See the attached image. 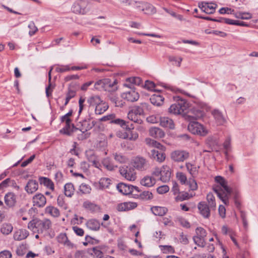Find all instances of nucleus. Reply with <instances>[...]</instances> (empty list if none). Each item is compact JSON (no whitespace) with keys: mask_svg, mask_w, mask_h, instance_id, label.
Segmentation results:
<instances>
[{"mask_svg":"<svg viewBox=\"0 0 258 258\" xmlns=\"http://www.w3.org/2000/svg\"><path fill=\"white\" fill-rule=\"evenodd\" d=\"M121 97L129 102H134L138 100L139 95L134 89H131L129 91L123 93Z\"/></svg>","mask_w":258,"mask_h":258,"instance_id":"9d476101","label":"nucleus"},{"mask_svg":"<svg viewBox=\"0 0 258 258\" xmlns=\"http://www.w3.org/2000/svg\"><path fill=\"white\" fill-rule=\"evenodd\" d=\"M93 252L91 254L93 255L95 258H102L103 256V253L101 250L97 247L92 248Z\"/></svg>","mask_w":258,"mask_h":258,"instance_id":"603ef678","label":"nucleus"},{"mask_svg":"<svg viewBox=\"0 0 258 258\" xmlns=\"http://www.w3.org/2000/svg\"><path fill=\"white\" fill-rule=\"evenodd\" d=\"M119 172L123 177L129 181H134L136 178L134 170L128 167L120 168Z\"/></svg>","mask_w":258,"mask_h":258,"instance_id":"6e6552de","label":"nucleus"},{"mask_svg":"<svg viewBox=\"0 0 258 258\" xmlns=\"http://www.w3.org/2000/svg\"><path fill=\"white\" fill-rule=\"evenodd\" d=\"M57 203L59 206L62 207L64 209H67V205L64 201V197L62 195L58 196L57 199Z\"/></svg>","mask_w":258,"mask_h":258,"instance_id":"0e129e2a","label":"nucleus"},{"mask_svg":"<svg viewBox=\"0 0 258 258\" xmlns=\"http://www.w3.org/2000/svg\"><path fill=\"white\" fill-rule=\"evenodd\" d=\"M108 108V104L102 101L95 107V112L96 114H101L104 113Z\"/></svg>","mask_w":258,"mask_h":258,"instance_id":"2f4dec72","label":"nucleus"},{"mask_svg":"<svg viewBox=\"0 0 258 258\" xmlns=\"http://www.w3.org/2000/svg\"><path fill=\"white\" fill-rule=\"evenodd\" d=\"M76 94V91L73 90L71 89H69V91L67 94V97H66V101L64 103L65 106L68 104L70 99H71L72 98H73V97H74L75 96Z\"/></svg>","mask_w":258,"mask_h":258,"instance_id":"3c124183","label":"nucleus"},{"mask_svg":"<svg viewBox=\"0 0 258 258\" xmlns=\"http://www.w3.org/2000/svg\"><path fill=\"white\" fill-rule=\"evenodd\" d=\"M173 100L176 102L169 108V113L174 115L183 114L188 107L187 101L178 96H174Z\"/></svg>","mask_w":258,"mask_h":258,"instance_id":"f03ea898","label":"nucleus"},{"mask_svg":"<svg viewBox=\"0 0 258 258\" xmlns=\"http://www.w3.org/2000/svg\"><path fill=\"white\" fill-rule=\"evenodd\" d=\"M171 169L167 165H163L161 167L160 180L163 182H166L169 181L171 177Z\"/></svg>","mask_w":258,"mask_h":258,"instance_id":"ddd939ff","label":"nucleus"},{"mask_svg":"<svg viewBox=\"0 0 258 258\" xmlns=\"http://www.w3.org/2000/svg\"><path fill=\"white\" fill-rule=\"evenodd\" d=\"M194 242L199 246L204 247L205 246V238L195 236L193 237Z\"/></svg>","mask_w":258,"mask_h":258,"instance_id":"49530a36","label":"nucleus"},{"mask_svg":"<svg viewBox=\"0 0 258 258\" xmlns=\"http://www.w3.org/2000/svg\"><path fill=\"white\" fill-rule=\"evenodd\" d=\"M168 60L170 62H174L175 65L178 67H180L181 66V62L182 60V58L181 57H176L174 56H169L168 57Z\"/></svg>","mask_w":258,"mask_h":258,"instance_id":"8fccbe9b","label":"nucleus"},{"mask_svg":"<svg viewBox=\"0 0 258 258\" xmlns=\"http://www.w3.org/2000/svg\"><path fill=\"white\" fill-rule=\"evenodd\" d=\"M207 201L208 203V206L211 208V210H215L216 208V204L215 202V197L212 193L209 192L207 195Z\"/></svg>","mask_w":258,"mask_h":258,"instance_id":"e433bc0d","label":"nucleus"},{"mask_svg":"<svg viewBox=\"0 0 258 258\" xmlns=\"http://www.w3.org/2000/svg\"><path fill=\"white\" fill-rule=\"evenodd\" d=\"M75 192V188L73 183H67L64 186V193L66 196L72 197Z\"/></svg>","mask_w":258,"mask_h":258,"instance_id":"c756f323","label":"nucleus"},{"mask_svg":"<svg viewBox=\"0 0 258 258\" xmlns=\"http://www.w3.org/2000/svg\"><path fill=\"white\" fill-rule=\"evenodd\" d=\"M160 124L164 127L170 129H174L175 127L173 120L167 117H160Z\"/></svg>","mask_w":258,"mask_h":258,"instance_id":"4be33fe9","label":"nucleus"},{"mask_svg":"<svg viewBox=\"0 0 258 258\" xmlns=\"http://www.w3.org/2000/svg\"><path fill=\"white\" fill-rule=\"evenodd\" d=\"M77 130V128L75 127V125L73 123H67L61 130H60L59 132L62 134L68 136H70L74 131V130Z\"/></svg>","mask_w":258,"mask_h":258,"instance_id":"a878e982","label":"nucleus"},{"mask_svg":"<svg viewBox=\"0 0 258 258\" xmlns=\"http://www.w3.org/2000/svg\"><path fill=\"white\" fill-rule=\"evenodd\" d=\"M102 100H101L99 96H94L90 97L87 102L89 104L90 107L97 106Z\"/></svg>","mask_w":258,"mask_h":258,"instance_id":"4c0bfd02","label":"nucleus"},{"mask_svg":"<svg viewBox=\"0 0 258 258\" xmlns=\"http://www.w3.org/2000/svg\"><path fill=\"white\" fill-rule=\"evenodd\" d=\"M5 202L9 207H14L16 203L15 195L12 192L7 194L5 196Z\"/></svg>","mask_w":258,"mask_h":258,"instance_id":"412c9836","label":"nucleus"},{"mask_svg":"<svg viewBox=\"0 0 258 258\" xmlns=\"http://www.w3.org/2000/svg\"><path fill=\"white\" fill-rule=\"evenodd\" d=\"M37 219H34L30 221L28 224V228L33 232H37Z\"/></svg>","mask_w":258,"mask_h":258,"instance_id":"13d9d810","label":"nucleus"},{"mask_svg":"<svg viewBox=\"0 0 258 258\" xmlns=\"http://www.w3.org/2000/svg\"><path fill=\"white\" fill-rule=\"evenodd\" d=\"M114 159L116 161L119 163H125L126 161V158L121 154L115 153L114 154Z\"/></svg>","mask_w":258,"mask_h":258,"instance_id":"69168bd1","label":"nucleus"},{"mask_svg":"<svg viewBox=\"0 0 258 258\" xmlns=\"http://www.w3.org/2000/svg\"><path fill=\"white\" fill-rule=\"evenodd\" d=\"M111 180L108 178H102L99 181V185L102 189L108 188L110 184Z\"/></svg>","mask_w":258,"mask_h":258,"instance_id":"c03bdc74","label":"nucleus"},{"mask_svg":"<svg viewBox=\"0 0 258 258\" xmlns=\"http://www.w3.org/2000/svg\"><path fill=\"white\" fill-rule=\"evenodd\" d=\"M87 7V3L85 0H77L73 4L72 10L75 14L85 15L89 11Z\"/></svg>","mask_w":258,"mask_h":258,"instance_id":"20e7f679","label":"nucleus"},{"mask_svg":"<svg viewBox=\"0 0 258 258\" xmlns=\"http://www.w3.org/2000/svg\"><path fill=\"white\" fill-rule=\"evenodd\" d=\"M94 88L98 90H105V82L104 79L101 80L96 82L94 85Z\"/></svg>","mask_w":258,"mask_h":258,"instance_id":"052dcab7","label":"nucleus"},{"mask_svg":"<svg viewBox=\"0 0 258 258\" xmlns=\"http://www.w3.org/2000/svg\"><path fill=\"white\" fill-rule=\"evenodd\" d=\"M145 142L149 147H156L158 149L162 147L160 143L149 138L145 139Z\"/></svg>","mask_w":258,"mask_h":258,"instance_id":"79ce46f5","label":"nucleus"},{"mask_svg":"<svg viewBox=\"0 0 258 258\" xmlns=\"http://www.w3.org/2000/svg\"><path fill=\"white\" fill-rule=\"evenodd\" d=\"M39 182L41 184H43L47 187L53 190L54 189V184L53 182L48 178L41 177L39 178Z\"/></svg>","mask_w":258,"mask_h":258,"instance_id":"f704fd0d","label":"nucleus"},{"mask_svg":"<svg viewBox=\"0 0 258 258\" xmlns=\"http://www.w3.org/2000/svg\"><path fill=\"white\" fill-rule=\"evenodd\" d=\"M188 130L193 134L205 136L207 132L204 126L198 122L190 121L188 125Z\"/></svg>","mask_w":258,"mask_h":258,"instance_id":"39448f33","label":"nucleus"},{"mask_svg":"<svg viewBox=\"0 0 258 258\" xmlns=\"http://www.w3.org/2000/svg\"><path fill=\"white\" fill-rule=\"evenodd\" d=\"M137 207L135 202H124L118 205L117 209L118 211H126L133 210Z\"/></svg>","mask_w":258,"mask_h":258,"instance_id":"f3484780","label":"nucleus"},{"mask_svg":"<svg viewBox=\"0 0 258 258\" xmlns=\"http://www.w3.org/2000/svg\"><path fill=\"white\" fill-rule=\"evenodd\" d=\"M13 227L11 224L4 223L2 225L1 232L4 235H8L13 231Z\"/></svg>","mask_w":258,"mask_h":258,"instance_id":"ea45409f","label":"nucleus"},{"mask_svg":"<svg viewBox=\"0 0 258 258\" xmlns=\"http://www.w3.org/2000/svg\"><path fill=\"white\" fill-rule=\"evenodd\" d=\"M109 99L115 105V106L119 107L122 106L123 105L121 101H119L118 97H117L114 95H111L109 96Z\"/></svg>","mask_w":258,"mask_h":258,"instance_id":"4d7b16f0","label":"nucleus"},{"mask_svg":"<svg viewBox=\"0 0 258 258\" xmlns=\"http://www.w3.org/2000/svg\"><path fill=\"white\" fill-rule=\"evenodd\" d=\"M139 135L137 132L131 131L126 135L124 138L127 139L130 141H136L138 138Z\"/></svg>","mask_w":258,"mask_h":258,"instance_id":"bf43d9fd","label":"nucleus"},{"mask_svg":"<svg viewBox=\"0 0 258 258\" xmlns=\"http://www.w3.org/2000/svg\"><path fill=\"white\" fill-rule=\"evenodd\" d=\"M83 207L91 212H95L99 209L98 206L89 201L85 202L83 203Z\"/></svg>","mask_w":258,"mask_h":258,"instance_id":"a19ab883","label":"nucleus"},{"mask_svg":"<svg viewBox=\"0 0 258 258\" xmlns=\"http://www.w3.org/2000/svg\"><path fill=\"white\" fill-rule=\"evenodd\" d=\"M140 183L143 186L151 187L155 184L156 179L152 176H146L141 179Z\"/></svg>","mask_w":258,"mask_h":258,"instance_id":"393cba45","label":"nucleus"},{"mask_svg":"<svg viewBox=\"0 0 258 258\" xmlns=\"http://www.w3.org/2000/svg\"><path fill=\"white\" fill-rule=\"evenodd\" d=\"M189 156V153L184 150H176L171 154V159L175 162H183Z\"/></svg>","mask_w":258,"mask_h":258,"instance_id":"423d86ee","label":"nucleus"},{"mask_svg":"<svg viewBox=\"0 0 258 258\" xmlns=\"http://www.w3.org/2000/svg\"><path fill=\"white\" fill-rule=\"evenodd\" d=\"M215 180L219 184L213 186V190L224 204L228 205L231 193V189L227 185L225 180L221 176H216Z\"/></svg>","mask_w":258,"mask_h":258,"instance_id":"f257e3e1","label":"nucleus"},{"mask_svg":"<svg viewBox=\"0 0 258 258\" xmlns=\"http://www.w3.org/2000/svg\"><path fill=\"white\" fill-rule=\"evenodd\" d=\"M231 138L228 137L226 138L225 142L223 143V147L224 149L226 150L225 154L227 156L228 152L231 150Z\"/></svg>","mask_w":258,"mask_h":258,"instance_id":"de8ad7c7","label":"nucleus"},{"mask_svg":"<svg viewBox=\"0 0 258 258\" xmlns=\"http://www.w3.org/2000/svg\"><path fill=\"white\" fill-rule=\"evenodd\" d=\"M34 206L38 207H43L46 203V199L44 196L41 194H38L33 198Z\"/></svg>","mask_w":258,"mask_h":258,"instance_id":"4468645a","label":"nucleus"},{"mask_svg":"<svg viewBox=\"0 0 258 258\" xmlns=\"http://www.w3.org/2000/svg\"><path fill=\"white\" fill-rule=\"evenodd\" d=\"M190 197H192V196H189L186 192H179L178 195L176 197L175 200L176 201H183L189 199Z\"/></svg>","mask_w":258,"mask_h":258,"instance_id":"a18cd8bd","label":"nucleus"},{"mask_svg":"<svg viewBox=\"0 0 258 258\" xmlns=\"http://www.w3.org/2000/svg\"><path fill=\"white\" fill-rule=\"evenodd\" d=\"M164 99V97L159 94L152 95L150 99L151 103L157 106L163 104Z\"/></svg>","mask_w":258,"mask_h":258,"instance_id":"5701e85b","label":"nucleus"},{"mask_svg":"<svg viewBox=\"0 0 258 258\" xmlns=\"http://www.w3.org/2000/svg\"><path fill=\"white\" fill-rule=\"evenodd\" d=\"M216 123L218 125H223L226 122V119L221 111L218 109H214L212 111Z\"/></svg>","mask_w":258,"mask_h":258,"instance_id":"f8f14e48","label":"nucleus"},{"mask_svg":"<svg viewBox=\"0 0 258 258\" xmlns=\"http://www.w3.org/2000/svg\"><path fill=\"white\" fill-rule=\"evenodd\" d=\"M105 82V91H112L115 90L117 89L116 86V81L113 82L109 79H104Z\"/></svg>","mask_w":258,"mask_h":258,"instance_id":"473e14b6","label":"nucleus"},{"mask_svg":"<svg viewBox=\"0 0 258 258\" xmlns=\"http://www.w3.org/2000/svg\"><path fill=\"white\" fill-rule=\"evenodd\" d=\"M38 184L34 180H29L25 187V190L28 194H33L38 189Z\"/></svg>","mask_w":258,"mask_h":258,"instance_id":"aec40b11","label":"nucleus"},{"mask_svg":"<svg viewBox=\"0 0 258 258\" xmlns=\"http://www.w3.org/2000/svg\"><path fill=\"white\" fill-rule=\"evenodd\" d=\"M58 242L68 246H72L73 244L68 239L66 233H61L56 237Z\"/></svg>","mask_w":258,"mask_h":258,"instance_id":"cd10ccee","label":"nucleus"},{"mask_svg":"<svg viewBox=\"0 0 258 258\" xmlns=\"http://www.w3.org/2000/svg\"><path fill=\"white\" fill-rule=\"evenodd\" d=\"M133 167L137 170L141 171H145L149 168L148 161L142 156H137L132 161Z\"/></svg>","mask_w":258,"mask_h":258,"instance_id":"7ed1b4c3","label":"nucleus"},{"mask_svg":"<svg viewBox=\"0 0 258 258\" xmlns=\"http://www.w3.org/2000/svg\"><path fill=\"white\" fill-rule=\"evenodd\" d=\"M133 185L124 183H119L116 185L118 191L123 195L132 194V188Z\"/></svg>","mask_w":258,"mask_h":258,"instance_id":"dca6fc26","label":"nucleus"},{"mask_svg":"<svg viewBox=\"0 0 258 258\" xmlns=\"http://www.w3.org/2000/svg\"><path fill=\"white\" fill-rule=\"evenodd\" d=\"M198 6L203 12L208 14H211L215 12L217 5L213 3L202 2L199 3Z\"/></svg>","mask_w":258,"mask_h":258,"instance_id":"0eeeda50","label":"nucleus"},{"mask_svg":"<svg viewBox=\"0 0 258 258\" xmlns=\"http://www.w3.org/2000/svg\"><path fill=\"white\" fill-rule=\"evenodd\" d=\"M196 236H200L202 238H205L207 234L206 230L202 227H197L196 229Z\"/></svg>","mask_w":258,"mask_h":258,"instance_id":"338daca9","label":"nucleus"},{"mask_svg":"<svg viewBox=\"0 0 258 258\" xmlns=\"http://www.w3.org/2000/svg\"><path fill=\"white\" fill-rule=\"evenodd\" d=\"M51 222L47 219L44 220L37 219V232L42 233L44 231L47 230L51 226Z\"/></svg>","mask_w":258,"mask_h":258,"instance_id":"9b49d317","label":"nucleus"},{"mask_svg":"<svg viewBox=\"0 0 258 258\" xmlns=\"http://www.w3.org/2000/svg\"><path fill=\"white\" fill-rule=\"evenodd\" d=\"M112 123L118 124L122 128H125L126 130H131V129L134 128V127L132 126V124H131L130 127L128 124H127L125 121L120 118H115V117L114 119L112 120Z\"/></svg>","mask_w":258,"mask_h":258,"instance_id":"c9c22d12","label":"nucleus"},{"mask_svg":"<svg viewBox=\"0 0 258 258\" xmlns=\"http://www.w3.org/2000/svg\"><path fill=\"white\" fill-rule=\"evenodd\" d=\"M149 132L150 136L154 138H162L165 136L164 132L162 131V130L159 127H151Z\"/></svg>","mask_w":258,"mask_h":258,"instance_id":"6ab92c4d","label":"nucleus"},{"mask_svg":"<svg viewBox=\"0 0 258 258\" xmlns=\"http://www.w3.org/2000/svg\"><path fill=\"white\" fill-rule=\"evenodd\" d=\"M29 235V232L26 229H18L16 231L13 235L14 239L15 240L21 241L26 239Z\"/></svg>","mask_w":258,"mask_h":258,"instance_id":"a211bd4d","label":"nucleus"},{"mask_svg":"<svg viewBox=\"0 0 258 258\" xmlns=\"http://www.w3.org/2000/svg\"><path fill=\"white\" fill-rule=\"evenodd\" d=\"M127 117L129 119L135 123H137L138 124H141L143 122L141 116L138 114H136V113H134L133 111H129L127 114Z\"/></svg>","mask_w":258,"mask_h":258,"instance_id":"58836bf2","label":"nucleus"},{"mask_svg":"<svg viewBox=\"0 0 258 258\" xmlns=\"http://www.w3.org/2000/svg\"><path fill=\"white\" fill-rule=\"evenodd\" d=\"M186 184L189 186L190 190H196L198 188L197 183L193 178H189Z\"/></svg>","mask_w":258,"mask_h":258,"instance_id":"5fc2aeb1","label":"nucleus"},{"mask_svg":"<svg viewBox=\"0 0 258 258\" xmlns=\"http://www.w3.org/2000/svg\"><path fill=\"white\" fill-rule=\"evenodd\" d=\"M145 13L147 14H154L156 13L155 8L152 5L148 4L146 5V8L142 9Z\"/></svg>","mask_w":258,"mask_h":258,"instance_id":"680f3d73","label":"nucleus"},{"mask_svg":"<svg viewBox=\"0 0 258 258\" xmlns=\"http://www.w3.org/2000/svg\"><path fill=\"white\" fill-rule=\"evenodd\" d=\"M53 69V67H51L49 72H48V81H49V84L48 86L46 88V95L47 97H49L51 95V92L52 91V89L51 88V72Z\"/></svg>","mask_w":258,"mask_h":258,"instance_id":"37998d69","label":"nucleus"},{"mask_svg":"<svg viewBox=\"0 0 258 258\" xmlns=\"http://www.w3.org/2000/svg\"><path fill=\"white\" fill-rule=\"evenodd\" d=\"M200 213L205 218H209L210 216L211 208L205 202H200L198 205Z\"/></svg>","mask_w":258,"mask_h":258,"instance_id":"1a4fd4ad","label":"nucleus"},{"mask_svg":"<svg viewBox=\"0 0 258 258\" xmlns=\"http://www.w3.org/2000/svg\"><path fill=\"white\" fill-rule=\"evenodd\" d=\"M45 213L48 214L53 217H58L60 215L59 210L53 206H47L45 209Z\"/></svg>","mask_w":258,"mask_h":258,"instance_id":"7c9ffc66","label":"nucleus"},{"mask_svg":"<svg viewBox=\"0 0 258 258\" xmlns=\"http://www.w3.org/2000/svg\"><path fill=\"white\" fill-rule=\"evenodd\" d=\"M149 156L151 158L160 163L164 161L166 157L165 153L155 149H153L151 151V153H149Z\"/></svg>","mask_w":258,"mask_h":258,"instance_id":"2eb2a0df","label":"nucleus"},{"mask_svg":"<svg viewBox=\"0 0 258 258\" xmlns=\"http://www.w3.org/2000/svg\"><path fill=\"white\" fill-rule=\"evenodd\" d=\"M79 190L82 194H88L90 193L91 189L88 184L82 183L80 186Z\"/></svg>","mask_w":258,"mask_h":258,"instance_id":"e2e57ef3","label":"nucleus"},{"mask_svg":"<svg viewBox=\"0 0 258 258\" xmlns=\"http://www.w3.org/2000/svg\"><path fill=\"white\" fill-rule=\"evenodd\" d=\"M86 225L89 229L94 231L98 230L100 227V222L94 219L89 220Z\"/></svg>","mask_w":258,"mask_h":258,"instance_id":"bb28decb","label":"nucleus"},{"mask_svg":"<svg viewBox=\"0 0 258 258\" xmlns=\"http://www.w3.org/2000/svg\"><path fill=\"white\" fill-rule=\"evenodd\" d=\"M28 28L30 29V31H29V35L31 36L34 35L37 31L38 28L36 26L34 22L31 21L28 25Z\"/></svg>","mask_w":258,"mask_h":258,"instance_id":"09e8293b","label":"nucleus"},{"mask_svg":"<svg viewBox=\"0 0 258 258\" xmlns=\"http://www.w3.org/2000/svg\"><path fill=\"white\" fill-rule=\"evenodd\" d=\"M144 87L148 90L151 91H156L155 84L151 81H146L145 83Z\"/></svg>","mask_w":258,"mask_h":258,"instance_id":"774afa93","label":"nucleus"},{"mask_svg":"<svg viewBox=\"0 0 258 258\" xmlns=\"http://www.w3.org/2000/svg\"><path fill=\"white\" fill-rule=\"evenodd\" d=\"M140 197L142 200H148L153 198V194L149 191H144L140 194Z\"/></svg>","mask_w":258,"mask_h":258,"instance_id":"6e6d98bb","label":"nucleus"},{"mask_svg":"<svg viewBox=\"0 0 258 258\" xmlns=\"http://www.w3.org/2000/svg\"><path fill=\"white\" fill-rule=\"evenodd\" d=\"M148 104L145 102L141 103L140 105L134 106L130 111L141 116L144 115V110L148 109Z\"/></svg>","mask_w":258,"mask_h":258,"instance_id":"b1692460","label":"nucleus"},{"mask_svg":"<svg viewBox=\"0 0 258 258\" xmlns=\"http://www.w3.org/2000/svg\"><path fill=\"white\" fill-rule=\"evenodd\" d=\"M151 210L155 215L159 216H164L168 211V209L166 208L159 206L152 207Z\"/></svg>","mask_w":258,"mask_h":258,"instance_id":"c85d7f7f","label":"nucleus"},{"mask_svg":"<svg viewBox=\"0 0 258 258\" xmlns=\"http://www.w3.org/2000/svg\"><path fill=\"white\" fill-rule=\"evenodd\" d=\"M176 177L182 184H186L187 179L186 175L182 172H177Z\"/></svg>","mask_w":258,"mask_h":258,"instance_id":"864d4df0","label":"nucleus"},{"mask_svg":"<svg viewBox=\"0 0 258 258\" xmlns=\"http://www.w3.org/2000/svg\"><path fill=\"white\" fill-rule=\"evenodd\" d=\"M185 166L187 171L193 177L198 174L199 166L197 167L190 163H186Z\"/></svg>","mask_w":258,"mask_h":258,"instance_id":"72a5a7b5","label":"nucleus"}]
</instances>
